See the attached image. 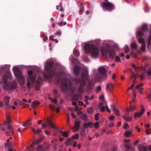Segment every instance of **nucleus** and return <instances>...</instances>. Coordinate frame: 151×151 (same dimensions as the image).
I'll list each match as a JSON object with an SVG mask.
<instances>
[{
	"instance_id": "nucleus-1",
	"label": "nucleus",
	"mask_w": 151,
	"mask_h": 151,
	"mask_svg": "<svg viewBox=\"0 0 151 151\" xmlns=\"http://www.w3.org/2000/svg\"><path fill=\"white\" fill-rule=\"evenodd\" d=\"M27 86L28 88H30L31 85L35 83V88L36 90H39L40 86L42 85V80L41 77L38 76L36 82V76L31 70H29L27 72Z\"/></svg>"
},
{
	"instance_id": "nucleus-2",
	"label": "nucleus",
	"mask_w": 151,
	"mask_h": 151,
	"mask_svg": "<svg viewBox=\"0 0 151 151\" xmlns=\"http://www.w3.org/2000/svg\"><path fill=\"white\" fill-rule=\"evenodd\" d=\"M81 79L77 81V84L79 85L77 91L79 93L76 95L75 97L76 100H77L81 98V94L83 93L84 91L83 86L85 85L86 81L88 77V71L87 67H84L81 74Z\"/></svg>"
},
{
	"instance_id": "nucleus-3",
	"label": "nucleus",
	"mask_w": 151,
	"mask_h": 151,
	"mask_svg": "<svg viewBox=\"0 0 151 151\" xmlns=\"http://www.w3.org/2000/svg\"><path fill=\"white\" fill-rule=\"evenodd\" d=\"M84 49L86 53H90L91 58L94 59L97 58L99 54V50L98 47L89 42L84 46Z\"/></svg>"
},
{
	"instance_id": "nucleus-4",
	"label": "nucleus",
	"mask_w": 151,
	"mask_h": 151,
	"mask_svg": "<svg viewBox=\"0 0 151 151\" xmlns=\"http://www.w3.org/2000/svg\"><path fill=\"white\" fill-rule=\"evenodd\" d=\"M11 74L9 73H6L2 78V80L0 81V83L2 84L4 87L6 89H9L14 88L16 87L17 83L14 82L12 83L8 82V79L10 78Z\"/></svg>"
},
{
	"instance_id": "nucleus-5",
	"label": "nucleus",
	"mask_w": 151,
	"mask_h": 151,
	"mask_svg": "<svg viewBox=\"0 0 151 151\" xmlns=\"http://www.w3.org/2000/svg\"><path fill=\"white\" fill-rule=\"evenodd\" d=\"M99 74L93 76V79L89 82L88 85L91 86L93 83L96 82L97 81H100L103 76H105L106 71L103 67H100L98 69Z\"/></svg>"
},
{
	"instance_id": "nucleus-6",
	"label": "nucleus",
	"mask_w": 151,
	"mask_h": 151,
	"mask_svg": "<svg viewBox=\"0 0 151 151\" xmlns=\"http://www.w3.org/2000/svg\"><path fill=\"white\" fill-rule=\"evenodd\" d=\"M52 62L49 61L45 63V72L43 76L47 79H50L52 76L54 71L52 67Z\"/></svg>"
},
{
	"instance_id": "nucleus-7",
	"label": "nucleus",
	"mask_w": 151,
	"mask_h": 151,
	"mask_svg": "<svg viewBox=\"0 0 151 151\" xmlns=\"http://www.w3.org/2000/svg\"><path fill=\"white\" fill-rule=\"evenodd\" d=\"M61 89L63 92L68 90L73 92L75 90V88L71 86V83L69 80L66 78H63L61 81Z\"/></svg>"
},
{
	"instance_id": "nucleus-8",
	"label": "nucleus",
	"mask_w": 151,
	"mask_h": 151,
	"mask_svg": "<svg viewBox=\"0 0 151 151\" xmlns=\"http://www.w3.org/2000/svg\"><path fill=\"white\" fill-rule=\"evenodd\" d=\"M12 70L19 83L22 85L24 84L25 83V77L17 66L14 67Z\"/></svg>"
},
{
	"instance_id": "nucleus-9",
	"label": "nucleus",
	"mask_w": 151,
	"mask_h": 151,
	"mask_svg": "<svg viewBox=\"0 0 151 151\" xmlns=\"http://www.w3.org/2000/svg\"><path fill=\"white\" fill-rule=\"evenodd\" d=\"M11 120L8 117H6V120L5 121L3 124V127H1L0 128V130L5 131L6 129H10V130L11 133H12V127L10 125V123L11 122Z\"/></svg>"
},
{
	"instance_id": "nucleus-10",
	"label": "nucleus",
	"mask_w": 151,
	"mask_h": 151,
	"mask_svg": "<svg viewBox=\"0 0 151 151\" xmlns=\"http://www.w3.org/2000/svg\"><path fill=\"white\" fill-rule=\"evenodd\" d=\"M101 5L103 8L109 11L113 10L114 7L113 4L109 2L108 0H104V2L102 3Z\"/></svg>"
},
{
	"instance_id": "nucleus-11",
	"label": "nucleus",
	"mask_w": 151,
	"mask_h": 151,
	"mask_svg": "<svg viewBox=\"0 0 151 151\" xmlns=\"http://www.w3.org/2000/svg\"><path fill=\"white\" fill-rule=\"evenodd\" d=\"M110 50V46L106 44L105 46H101L100 47V50L102 55H103L106 54Z\"/></svg>"
},
{
	"instance_id": "nucleus-12",
	"label": "nucleus",
	"mask_w": 151,
	"mask_h": 151,
	"mask_svg": "<svg viewBox=\"0 0 151 151\" xmlns=\"http://www.w3.org/2000/svg\"><path fill=\"white\" fill-rule=\"evenodd\" d=\"M10 97L8 96H6L4 97V102L6 107H8L10 106L9 103L10 101Z\"/></svg>"
},
{
	"instance_id": "nucleus-13",
	"label": "nucleus",
	"mask_w": 151,
	"mask_h": 151,
	"mask_svg": "<svg viewBox=\"0 0 151 151\" xmlns=\"http://www.w3.org/2000/svg\"><path fill=\"white\" fill-rule=\"evenodd\" d=\"M83 126L84 128H92L93 127V124L91 122H86L83 124Z\"/></svg>"
},
{
	"instance_id": "nucleus-14",
	"label": "nucleus",
	"mask_w": 151,
	"mask_h": 151,
	"mask_svg": "<svg viewBox=\"0 0 151 151\" xmlns=\"http://www.w3.org/2000/svg\"><path fill=\"white\" fill-rule=\"evenodd\" d=\"M144 110L143 109L141 110L140 111L134 112V117L135 118L140 117L144 113Z\"/></svg>"
},
{
	"instance_id": "nucleus-15",
	"label": "nucleus",
	"mask_w": 151,
	"mask_h": 151,
	"mask_svg": "<svg viewBox=\"0 0 151 151\" xmlns=\"http://www.w3.org/2000/svg\"><path fill=\"white\" fill-rule=\"evenodd\" d=\"M75 140L73 139V138H70L68 139L65 142V144L67 145H69L73 143L72 141H74Z\"/></svg>"
},
{
	"instance_id": "nucleus-16",
	"label": "nucleus",
	"mask_w": 151,
	"mask_h": 151,
	"mask_svg": "<svg viewBox=\"0 0 151 151\" xmlns=\"http://www.w3.org/2000/svg\"><path fill=\"white\" fill-rule=\"evenodd\" d=\"M109 57L111 58H113L115 55L114 51L113 50H110L108 52Z\"/></svg>"
},
{
	"instance_id": "nucleus-17",
	"label": "nucleus",
	"mask_w": 151,
	"mask_h": 151,
	"mask_svg": "<svg viewBox=\"0 0 151 151\" xmlns=\"http://www.w3.org/2000/svg\"><path fill=\"white\" fill-rule=\"evenodd\" d=\"M80 70V68L78 66H76L73 69V71L75 75L77 76L78 75Z\"/></svg>"
},
{
	"instance_id": "nucleus-18",
	"label": "nucleus",
	"mask_w": 151,
	"mask_h": 151,
	"mask_svg": "<svg viewBox=\"0 0 151 151\" xmlns=\"http://www.w3.org/2000/svg\"><path fill=\"white\" fill-rule=\"evenodd\" d=\"M111 106L113 109L115 114L117 116H119V109L116 108L114 105L112 104L111 105Z\"/></svg>"
},
{
	"instance_id": "nucleus-19",
	"label": "nucleus",
	"mask_w": 151,
	"mask_h": 151,
	"mask_svg": "<svg viewBox=\"0 0 151 151\" xmlns=\"http://www.w3.org/2000/svg\"><path fill=\"white\" fill-rule=\"evenodd\" d=\"M131 48L133 50H136L137 48V44L136 42H133L131 45Z\"/></svg>"
},
{
	"instance_id": "nucleus-20",
	"label": "nucleus",
	"mask_w": 151,
	"mask_h": 151,
	"mask_svg": "<svg viewBox=\"0 0 151 151\" xmlns=\"http://www.w3.org/2000/svg\"><path fill=\"white\" fill-rule=\"evenodd\" d=\"M31 119H29L23 124V126L24 127H27L29 125H31L32 123L31 122Z\"/></svg>"
},
{
	"instance_id": "nucleus-21",
	"label": "nucleus",
	"mask_w": 151,
	"mask_h": 151,
	"mask_svg": "<svg viewBox=\"0 0 151 151\" xmlns=\"http://www.w3.org/2000/svg\"><path fill=\"white\" fill-rule=\"evenodd\" d=\"M80 124V123L78 121H76L75 122V127L76 128L75 131H78L79 129V127Z\"/></svg>"
},
{
	"instance_id": "nucleus-22",
	"label": "nucleus",
	"mask_w": 151,
	"mask_h": 151,
	"mask_svg": "<svg viewBox=\"0 0 151 151\" xmlns=\"http://www.w3.org/2000/svg\"><path fill=\"white\" fill-rule=\"evenodd\" d=\"M80 117L83 120H87V116L86 114H82L80 116Z\"/></svg>"
},
{
	"instance_id": "nucleus-23",
	"label": "nucleus",
	"mask_w": 151,
	"mask_h": 151,
	"mask_svg": "<svg viewBox=\"0 0 151 151\" xmlns=\"http://www.w3.org/2000/svg\"><path fill=\"white\" fill-rule=\"evenodd\" d=\"M136 109V106H135L132 105L130 106L129 108H128V107H127L126 109L127 111H132L134 110L135 109Z\"/></svg>"
},
{
	"instance_id": "nucleus-24",
	"label": "nucleus",
	"mask_w": 151,
	"mask_h": 151,
	"mask_svg": "<svg viewBox=\"0 0 151 151\" xmlns=\"http://www.w3.org/2000/svg\"><path fill=\"white\" fill-rule=\"evenodd\" d=\"M112 86H113V84L112 83H108L107 84V87L106 88L107 91H110L112 88Z\"/></svg>"
},
{
	"instance_id": "nucleus-25",
	"label": "nucleus",
	"mask_w": 151,
	"mask_h": 151,
	"mask_svg": "<svg viewBox=\"0 0 151 151\" xmlns=\"http://www.w3.org/2000/svg\"><path fill=\"white\" fill-rule=\"evenodd\" d=\"M123 118L127 122H128L130 121L132 119V116H123Z\"/></svg>"
},
{
	"instance_id": "nucleus-26",
	"label": "nucleus",
	"mask_w": 151,
	"mask_h": 151,
	"mask_svg": "<svg viewBox=\"0 0 151 151\" xmlns=\"http://www.w3.org/2000/svg\"><path fill=\"white\" fill-rule=\"evenodd\" d=\"M40 104V103L38 101H35L32 103V107L33 108H35Z\"/></svg>"
},
{
	"instance_id": "nucleus-27",
	"label": "nucleus",
	"mask_w": 151,
	"mask_h": 151,
	"mask_svg": "<svg viewBox=\"0 0 151 151\" xmlns=\"http://www.w3.org/2000/svg\"><path fill=\"white\" fill-rule=\"evenodd\" d=\"M7 131L6 132V134L7 136H10L11 135H12L13 134V128H12V133H11L10 132V129H7Z\"/></svg>"
},
{
	"instance_id": "nucleus-28",
	"label": "nucleus",
	"mask_w": 151,
	"mask_h": 151,
	"mask_svg": "<svg viewBox=\"0 0 151 151\" xmlns=\"http://www.w3.org/2000/svg\"><path fill=\"white\" fill-rule=\"evenodd\" d=\"M31 129H32L33 132L36 134H38L40 132H41V130L40 129H35L34 128H31Z\"/></svg>"
},
{
	"instance_id": "nucleus-29",
	"label": "nucleus",
	"mask_w": 151,
	"mask_h": 151,
	"mask_svg": "<svg viewBox=\"0 0 151 151\" xmlns=\"http://www.w3.org/2000/svg\"><path fill=\"white\" fill-rule=\"evenodd\" d=\"M73 53L75 56L76 57L79 56L80 55L79 52L75 49L74 50Z\"/></svg>"
},
{
	"instance_id": "nucleus-30",
	"label": "nucleus",
	"mask_w": 151,
	"mask_h": 151,
	"mask_svg": "<svg viewBox=\"0 0 151 151\" xmlns=\"http://www.w3.org/2000/svg\"><path fill=\"white\" fill-rule=\"evenodd\" d=\"M140 151H147V147L143 146H141L139 147Z\"/></svg>"
},
{
	"instance_id": "nucleus-31",
	"label": "nucleus",
	"mask_w": 151,
	"mask_h": 151,
	"mask_svg": "<svg viewBox=\"0 0 151 151\" xmlns=\"http://www.w3.org/2000/svg\"><path fill=\"white\" fill-rule=\"evenodd\" d=\"M147 29V26L146 24H144L141 27V30L143 31H145Z\"/></svg>"
},
{
	"instance_id": "nucleus-32",
	"label": "nucleus",
	"mask_w": 151,
	"mask_h": 151,
	"mask_svg": "<svg viewBox=\"0 0 151 151\" xmlns=\"http://www.w3.org/2000/svg\"><path fill=\"white\" fill-rule=\"evenodd\" d=\"M88 112L90 114H92L93 112V108L91 107H90L88 109H87Z\"/></svg>"
},
{
	"instance_id": "nucleus-33",
	"label": "nucleus",
	"mask_w": 151,
	"mask_h": 151,
	"mask_svg": "<svg viewBox=\"0 0 151 151\" xmlns=\"http://www.w3.org/2000/svg\"><path fill=\"white\" fill-rule=\"evenodd\" d=\"M138 41L139 42L142 44L145 43V40L144 39L141 37H139L138 39Z\"/></svg>"
},
{
	"instance_id": "nucleus-34",
	"label": "nucleus",
	"mask_w": 151,
	"mask_h": 151,
	"mask_svg": "<svg viewBox=\"0 0 151 151\" xmlns=\"http://www.w3.org/2000/svg\"><path fill=\"white\" fill-rule=\"evenodd\" d=\"M124 52L125 53H127L129 52V49L128 48V47L127 45H125L124 48Z\"/></svg>"
},
{
	"instance_id": "nucleus-35",
	"label": "nucleus",
	"mask_w": 151,
	"mask_h": 151,
	"mask_svg": "<svg viewBox=\"0 0 151 151\" xmlns=\"http://www.w3.org/2000/svg\"><path fill=\"white\" fill-rule=\"evenodd\" d=\"M69 132H63L62 135L64 137H67L68 136Z\"/></svg>"
},
{
	"instance_id": "nucleus-36",
	"label": "nucleus",
	"mask_w": 151,
	"mask_h": 151,
	"mask_svg": "<svg viewBox=\"0 0 151 151\" xmlns=\"http://www.w3.org/2000/svg\"><path fill=\"white\" fill-rule=\"evenodd\" d=\"M132 134V132L129 131H127L125 133V135L126 137L129 136Z\"/></svg>"
},
{
	"instance_id": "nucleus-37",
	"label": "nucleus",
	"mask_w": 151,
	"mask_h": 151,
	"mask_svg": "<svg viewBox=\"0 0 151 151\" xmlns=\"http://www.w3.org/2000/svg\"><path fill=\"white\" fill-rule=\"evenodd\" d=\"M80 134L83 137H85L86 136V133L84 129H81V130Z\"/></svg>"
},
{
	"instance_id": "nucleus-38",
	"label": "nucleus",
	"mask_w": 151,
	"mask_h": 151,
	"mask_svg": "<svg viewBox=\"0 0 151 151\" xmlns=\"http://www.w3.org/2000/svg\"><path fill=\"white\" fill-rule=\"evenodd\" d=\"M141 49L142 51H145V50L146 47L145 43H143L142 44Z\"/></svg>"
},
{
	"instance_id": "nucleus-39",
	"label": "nucleus",
	"mask_w": 151,
	"mask_h": 151,
	"mask_svg": "<svg viewBox=\"0 0 151 151\" xmlns=\"http://www.w3.org/2000/svg\"><path fill=\"white\" fill-rule=\"evenodd\" d=\"M101 40L100 39H98L95 40L93 42L96 45H98L101 42Z\"/></svg>"
},
{
	"instance_id": "nucleus-40",
	"label": "nucleus",
	"mask_w": 151,
	"mask_h": 151,
	"mask_svg": "<svg viewBox=\"0 0 151 151\" xmlns=\"http://www.w3.org/2000/svg\"><path fill=\"white\" fill-rule=\"evenodd\" d=\"M83 60V62L86 63L89 62L90 61L89 59L87 57L84 58Z\"/></svg>"
},
{
	"instance_id": "nucleus-41",
	"label": "nucleus",
	"mask_w": 151,
	"mask_h": 151,
	"mask_svg": "<svg viewBox=\"0 0 151 151\" xmlns=\"http://www.w3.org/2000/svg\"><path fill=\"white\" fill-rule=\"evenodd\" d=\"M138 74L137 73H136V75L134 74V73H133L132 75L131 76V79H132L133 78L136 79V78L137 77Z\"/></svg>"
},
{
	"instance_id": "nucleus-42",
	"label": "nucleus",
	"mask_w": 151,
	"mask_h": 151,
	"mask_svg": "<svg viewBox=\"0 0 151 151\" xmlns=\"http://www.w3.org/2000/svg\"><path fill=\"white\" fill-rule=\"evenodd\" d=\"M143 32L140 30H139L137 32V35L138 36H141L143 35Z\"/></svg>"
},
{
	"instance_id": "nucleus-43",
	"label": "nucleus",
	"mask_w": 151,
	"mask_h": 151,
	"mask_svg": "<svg viewBox=\"0 0 151 151\" xmlns=\"http://www.w3.org/2000/svg\"><path fill=\"white\" fill-rule=\"evenodd\" d=\"M78 136H79V134H76L74 136H73L72 137V138H73V139H78Z\"/></svg>"
},
{
	"instance_id": "nucleus-44",
	"label": "nucleus",
	"mask_w": 151,
	"mask_h": 151,
	"mask_svg": "<svg viewBox=\"0 0 151 151\" xmlns=\"http://www.w3.org/2000/svg\"><path fill=\"white\" fill-rule=\"evenodd\" d=\"M99 113H96L95 116V118L96 121H98L99 119Z\"/></svg>"
},
{
	"instance_id": "nucleus-45",
	"label": "nucleus",
	"mask_w": 151,
	"mask_h": 151,
	"mask_svg": "<svg viewBox=\"0 0 151 151\" xmlns=\"http://www.w3.org/2000/svg\"><path fill=\"white\" fill-rule=\"evenodd\" d=\"M56 9H59L60 12H62L63 10V9L61 6H57Z\"/></svg>"
},
{
	"instance_id": "nucleus-46",
	"label": "nucleus",
	"mask_w": 151,
	"mask_h": 151,
	"mask_svg": "<svg viewBox=\"0 0 151 151\" xmlns=\"http://www.w3.org/2000/svg\"><path fill=\"white\" fill-rule=\"evenodd\" d=\"M132 67L135 69L136 71L137 72V69L140 68L139 67L137 66L135 64H132Z\"/></svg>"
},
{
	"instance_id": "nucleus-47",
	"label": "nucleus",
	"mask_w": 151,
	"mask_h": 151,
	"mask_svg": "<svg viewBox=\"0 0 151 151\" xmlns=\"http://www.w3.org/2000/svg\"><path fill=\"white\" fill-rule=\"evenodd\" d=\"M42 148V145H40L36 148V149L37 151H40Z\"/></svg>"
},
{
	"instance_id": "nucleus-48",
	"label": "nucleus",
	"mask_w": 151,
	"mask_h": 151,
	"mask_svg": "<svg viewBox=\"0 0 151 151\" xmlns=\"http://www.w3.org/2000/svg\"><path fill=\"white\" fill-rule=\"evenodd\" d=\"M49 107L51 110H55V107L53 105H50Z\"/></svg>"
},
{
	"instance_id": "nucleus-49",
	"label": "nucleus",
	"mask_w": 151,
	"mask_h": 151,
	"mask_svg": "<svg viewBox=\"0 0 151 151\" xmlns=\"http://www.w3.org/2000/svg\"><path fill=\"white\" fill-rule=\"evenodd\" d=\"M94 127L96 128H98L99 127V123L98 122H96L94 124Z\"/></svg>"
},
{
	"instance_id": "nucleus-50",
	"label": "nucleus",
	"mask_w": 151,
	"mask_h": 151,
	"mask_svg": "<svg viewBox=\"0 0 151 151\" xmlns=\"http://www.w3.org/2000/svg\"><path fill=\"white\" fill-rule=\"evenodd\" d=\"M12 143L10 142L6 143L5 145V146L6 147H9L11 146Z\"/></svg>"
},
{
	"instance_id": "nucleus-51",
	"label": "nucleus",
	"mask_w": 151,
	"mask_h": 151,
	"mask_svg": "<svg viewBox=\"0 0 151 151\" xmlns=\"http://www.w3.org/2000/svg\"><path fill=\"white\" fill-rule=\"evenodd\" d=\"M147 73L148 76H151V70L150 69H149L147 72Z\"/></svg>"
},
{
	"instance_id": "nucleus-52",
	"label": "nucleus",
	"mask_w": 151,
	"mask_h": 151,
	"mask_svg": "<svg viewBox=\"0 0 151 151\" xmlns=\"http://www.w3.org/2000/svg\"><path fill=\"white\" fill-rule=\"evenodd\" d=\"M38 144V142H37L35 141H34L33 143L31 145V147L33 148L34 147L35 145H37Z\"/></svg>"
},
{
	"instance_id": "nucleus-53",
	"label": "nucleus",
	"mask_w": 151,
	"mask_h": 151,
	"mask_svg": "<svg viewBox=\"0 0 151 151\" xmlns=\"http://www.w3.org/2000/svg\"><path fill=\"white\" fill-rule=\"evenodd\" d=\"M101 87L100 86H98L96 87V92L98 93L99 91H101Z\"/></svg>"
},
{
	"instance_id": "nucleus-54",
	"label": "nucleus",
	"mask_w": 151,
	"mask_h": 151,
	"mask_svg": "<svg viewBox=\"0 0 151 151\" xmlns=\"http://www.w3.org/2000/svg\"><path fill=\"white\" fill-rule=\"evenodd\" d=\"M102 111H103L105 110V107L104 106H102L98 107Z\"/></svg>"
},
{
	"instance_id": "nucleus-55",
	"label": "nucleus",
	"mask_w": 151,
	"mask_h": 151,
	"mask_svg": "<svg viewBox=\"0 0 151 151\" xmlns=\"http://www.w3.org/2000/svg\"><path fill=\"white\" fill-rule=\"evenodd\" d=\"M43 139V137H40L37 140V141H36V142H38V144L40 142H41Z\"/></svg>"
},
{
	"instance_id": "nucleus-56",
	"label": "nucleus",
	"mask_w": 151,
	"mask_h": 151,
	"mask_svg": "<svg viewBox=\"0 0 151 151\" xmlns=\"http://www.w3.org/2000/svg\"><path fill=\"white\" fill-rule=\"evenodd\" d=\"M84 7H83L82 8H81L80 9L79 11V13L80 14H81L83 13L84 10Z\"/></svg>"
},
{
	"instance_id": "nucleus-57",
	"label": "nucleus",
	"mask_w": 151,
	"mask_h": 151,
	"mask_svg": "<svg viewBox=\"0 0 151 151\" xmlns=\"http://www.w3.org/2000/svg\"><path fill=\"white\" fill-rule=\"evenodd\" d=\"M143 85V83H140L139 85L137 86L136 87V89H138L139 88H140V87H141Z\"/></svg>"
},
{
	"instance_id": "nucleus-58",
	"label": "nucleus",
	"mask_w": 151,
	"mask_h": 151,
	"mask_svg": "<svg viewBox=\"0 0 151 151\" xmlns=\"http://www.w3.org/2000/svg\"><path fill=\"white\" fill-rule=\"evenodd\" d=\"M72 142H73V147H75L77 146V142L76 141H72Z\"/></svg>"
},
{
	"instance_id": "nucleus-59",
	"label": "nucleus",
	"mask_w": 151,
	"mask_h": 151,
	"mask_svg": "<svg viewBox=\"0 0 151 151\" xmlns=\"http://www.w3.org/2000/svg\"><path fill=\"white\" fill-rule=\"evenodd\" d=\"M116 61L117 62L119 61L120 62L121 61V60L119 56H116Z\"/></svg>"
},
{
	"instance_id": "nucleus-60",
	"label": "nucleus",
	"mask_w": 151,
	"mask_h": 151,
	"mask_svg": "<svg viewBox=\"0 0 151 151\" xmlns=\"http://www.w3.org/2000/svg\"><path fill=\"white\" fill-rule=\"evenodd\" d=\"M130 55L132 56V57H134V58H136V54L133 52H131V53H130Z\"/></svg>"
},
{
	"instance_id": "nucleus-61",
	"label": "nucleus",
	"mask_w": 151,
	"mask_h": 151,
	"mask_svg": "<svg viewBox=\"0 0 151 151\" xmlns=\"http://www.w3.org/2000/svg\"><path fill=\"white\" fill-rule=\"evenodd\" d=\"M46 121H47V122L50 125L52 123L50 119H47Z\"/></svg>"
},
{
	"instance_id": "nucleus-62",
	"label": "nucleus",
	"mask_w": 151,
	"mask_h": 151,
	"mask_svg": "<svg viewBox=\"0 0 151 151\" xmlns=\"http://www.w3.org/2000/svg\"><path fill=\"white\" fill-rule=\"evenodd\" d=\"M71 116L73 118H75L76 117V116L73 112L71 113Z\"/></svg>"
},
{
	"instance_id": "nucleus-63",
	"label": "nucleus",
	"mask_w": 151,
	"mask_h": 151,
	"mask_svg": "<svg viewBox=\"0 0 151 151\" xmlns=\"http://www.w3.org/2000/svg\"><path fill=\"white\" fill-rule=\"evenodd\" d=\"M52 102H54V103H55L57 105L58 104L57 103V101L55 99H52Z\"/></svg>"
},
{
	"instance_id": "nucleus-64",
	"label": "nucleus",
	"mask_w": 151,
	"mask_h": 151,
	"mask_svg": "<svg viewBox=\"0 0 151 151\" xmlns=\"http://www.w3.org/2000/svg\"><path fill=\"white\" fill-rule=\"evenodd\" d=\"M106 110L108 112H111V110L109 109L108 107V106L107 105H106Z\"/></svg>"
}]
</instances>
